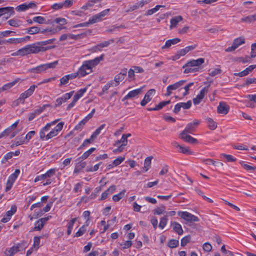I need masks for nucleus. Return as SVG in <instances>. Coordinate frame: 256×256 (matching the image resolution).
<instances>
[{"instance_id":"nucleus-1","label":"nucleus","mask_w":256,"mask_h":256,"mask_svg":"<svg viewBox=\"0 0 256 256\" xmlns=\"http://www.w3.org/2000/svg\"><path fill=\"white\" fill-rule=\"evenodd\" d=\"M104 54H102L100 56L91 60H86L83 62L82 65L78 68V78L84 76L92 72L93 67L97 66L100 61L104 60Z\"/></svg>"},{"instance_id":"nucleus-2","label":"nucleus","mask_w":256,"mask_h":256,"mask_svg":"<svg viewBox=\"0 0 256 256\" xmlns=\"http://www.w3.org/2000/svg\"><path fill=\"white\" fill-rule=\"evenodd\" d=\"M40 48V46H37L36 42H35L24 46L12 54V55L13 56H24L30 54H37L40 52V50H44Z\"/></svg>"},{"instance_id":"nucleus-3","label":"nucleus","mask_w":256,"mask_h":256,"mask_svg":"<svg viewBox=\"0 0 256 256\" xmlns=\"http://www.w3.org/2000/svg\"><path fill=\"white\" fill-rule=\"evenodd\" d=\"M58 64V61L56 60L54 62L42 64L38 66L35 68H30L28 70V72L34 73V74H40L42 72H45L48 68H54L56 67Z\"/></svg>"},{"instance_id":"nucleus-4","label":"nucleus","mask_w":256,"mask_h":256,"mask_svg":"<svg viewBox=\"0 0 256 256\" xmlns=\"http://www.w3.org/2000/svg\"><path fill=\"white\" fill-rule=\"evenodd\" d=\"M26 247V243L22 242L17 244L16 246L12 248H6L4 252V254L6 256H14L17 252L24 250Z\"/></svg>"},{"instance_id":"nucleus-5","label":"nucleus","mask_w":256,"mask_h":256,"mask_svg":"<svg viewBox=\"0 0 256 256\" xmlns=\"http://www.w3.org/2000/svg\"><path fill=\"white\" fill-rule=\"evenodd\" d=\"M178 215L188 222H198L199 218L188 212H178Z\"/></svg>"},{"instance_id":"nucleus-6","label":"nucleus","mask_w":256,"mask_h":256,"mask_svg":"<svg viewBox=\"0 0 256 256\" xmlns=\"http://www.w3.org/2000/svg\"><path fill=\"white\" fill-rule=\"evenodd\" d=\"M186 80H181L178 82H175L172 84L168 86L166 88V93L165 94V96H168L171 95L172 94V90H176L178 89L182 86L185 82Z\"/></svg>"},{"instance_id":"nucleus-7","label":"nucleus","mask_w":256,"mask_h":256,"mask_svg":"<svg viewBox=\"0 0 256 256\" xmlns=\"http://www.w3.org/2000/svg\"><path fill=\"white\" fill-rule=\"evenodd\" d=\"M200 122L198 120H195L192 122L188 124L185 129L180 133L184 134H193L196 130V127L199 124Z\"/></svg>"},{"instance_id":"nucleus-8","label":"nucleus","mask_w":256,"mask_h":256,"mask_svg":"<svg viewBox=\"0 0 256 256\" xmlns=\"http://www.w3.org/2000/svg\"><path fill=\"white\" fill-rule=\"evenodd\" d=\"M58 120L59 119L56 120L54 121L48 123L45 126L43 127L40 132V138L42 140L45 138L46 140V132L50 130L52 126L54 125Z\"/></svg>"},{"instance_id":"nucleus-9","label":"nucleus","mask_w":256,"mask_h":256,"mask_svg":"<svg viewBox=\"0 0 256 256\" xmlns=\"http://www.w3.org/2000/svg\"><path fill=\"white\" fill-rule=\"evenodd\" d=\"M102 20L98 16V14H96L93 16H92L91 18H90L88 22L81 23L80 24H78L76 25L74 27V28H78V27H82V26H88L90 24H94V23H96L98 22L101 21Z\"/></svg>"},{"instance_id":"nucleus-10","label":"nucleus","mask_w":256,"mask_h":256,"mask_svg":"<svg viewBox=\"0 0 256 256\" xmlns=\"http://www.w3.org/2000/svg\"><path fill=\"white\" fill-rule=\"evenodd\" d=\"M55 40V38H52L45 41L37 42L36 44L38 46L40 47V48L44 50H40V52H45L48 50L54 48V46H44L48 44H52Z\"/></svg>"},{"instance_id":"nucleus-11","label":"nucleus","mask_w":256,"mask_h":256,"mask_svg":"<svg viewBox=\"0 0 256 256\" xmlns=\"http://www.w3.org/2000/svg\"><path fill=\"white\" fill-rule=\"evenodd\" d=\"M56 172V170L55 168L50 169L48 170L44 174H42L40 176H36L34 180V182H36L40 180L50 178L55 174Z\"/></svg>"},{"instance_id":"nucleus-12","label":"nucleus","mask_w":256,"mask_h":256,"mask_svg":"<svg viewBox=\"0 0 256 256\" xmlns=\"http://www.w3.org/2000/svg\"><path fill=\"white\" fill-rule=\"evenodd\" d=\"M197 46V44H195L194 45L188 46L184 48L181 49L177 52L176 55V58H179L180 56H184L188 52L194 50Z\"/></svg>"},{"instance_id":"nucleus-13","label":"nucleus","mask_w":256,"mask_h":256,"mask_svg":"<svg viewBox=\"0 0 256 256\" xmlns=\"http://www.w3.org/2000/svg\"><path fill=\"white\" fill-rule=\"evenodd\" d=\"M230 106L225 102H220L217 107V112L218 114H226L228 112Z\"/></svg>"},{"instance_id":"nucleus-14","label":"nucleus","mask_w":256,"mask_h":256,"mask_svg":"<svg viewBox=\"0 0 256 256\" xmlns=\"http://www.w3.org/2000/svg\"><path fill=\"white\" fill-rule=\"evenodd\" d=\"M204 62V58H199L197 60H193L188 62L183 67L186 66H198L202 64Z\"/></svg>"},{"instance_id":"nucleus-15","label":"nucleus","mask_w":256,"mask_h":256,"mask_svg":"<svg viewBox=\"0 0 256 256\" xmlns=\"http://www.w3.org/2000/svg\"><path fill=\"white\" fill-rule=\"evenodd\" d=\"M142 88H138L130 92L128 94H126L122 99V101H124L128 99L134 98L138 96L142 92Z\"/></svg>"},{"instance_id":"nucleus-16","label":"nucleus","mask_w":256,"mask_h":256,"mask_svg":"<svg viewBox=\"0 0 256 256\" xmlns=\"http://www.w3.org/2000/svg\"><path fill=\"white\" fill-rule=\"evenodd\" d=\"M36 7V4L34 2H30L28 4H24L16 7V10L18 12H22L28 10L30 8Z\"/></svg>"},{"instance_id":"nucleus-17","label":"nucleus","mask_w":256,"mask_h":256,"mask_svg":"<svg viewBox=\"0 0 256 256\" xmlns=\"http://www.w3.org/2000/svg\"><path fill=\"white\" fill-rule=\"evenodd\" d=\"M127 74V68H122L120 72L116 75L114 77V82H117L118 84H120V82L123 80L126 76Z\"/></svg>"},{"instance_id":"nucleus-18","label":"nucleus","mask_w":256,"mask_h":256,"mask_svg":"<svg viewBox=\"0 0 256 256\" xmlns=\"http://www.w3.org/2000/svg\"><path fill=\"white\" fill-rule=\"evenodd\" d=\"M180 137L182 140L186 142H188L192 144L198 143V141L196 139L194 138L188 134H180Z\"/></svg>"},{"instance_id":"nucleus-19","label":"nucleus","mask_w":256,"mask_h":256,"mask_svg":"<svg viewBox=\"0 0 256 256\" xmlns=\"http://www.w3.org/2000/svg\"><path fill=\"white\" fill-rule=\"evenodd\" d=\"M131 136L130 134H123L122 135V138L120 140H118L116 142V144H122V145L120 146L119 147V148L117 150H119V148L122 146H126L127 144L128 143V137H130ZM120 151H121L120 150Z\"/></svg>"},{"instance_id":"nucleus-20","label":"nucleus","mask_w":256,"mask_h":256,"mask_svg":"<svg viewBox=\"0 0 256 256\" xmlns=\"http://www.w3.org/2000/svg\"><path fill=\"white\" fill-rule=\"evenodd\" d=\"M0 14L1 16L6 14H10V16L14 14V8L11 6L4 7L0 8Z\"/></svg>"},{"instance_id":"nucleus-21","label":"nucleus","mask_w":256,"mask_h":256,"mask_svg":"<svg viewBox=\"0 0 256 256\" xmlns=\"http://www.w3.org/2000/svg\"><path fill=\"white\" fill-rule=\"evenodd\" d=\"M149 2V0H142L140 2H138L137 3H136V4H134V5L131 6L130 8L128 10H126V12H132L136 10H137L138 8L140 7H142L145 4H146L148 2Z\"/></svg>"},{"instance_id":"nucleus-22","label":"nucleus","mask_w":256,"mask_h":256,"mask_svg":"<svg viewBox=\"0 0 256 256\" xmlns=\"http://www.w3.org/2000/svg\"><path fill=\"white\" fill-rule=\"evenodd\" d=\"M182 20L183 18L180 16L173 17L170 20V29H172V28L176 27L178 23L182 21Z\"/></svg>"},{"instance_id":"nucleus-23","label":"nucleus","mask_w":256,"mask_h":256,"mask_svg":"<svg viewBox=\"0 0 256 256\" xmlns=\"http://www.w3.org/2000/svg\"><path fill=\"white\" fill-rule=\"evenodd\" d=\"M20 80V78H17L15 79L14 80H13L12 82L4 84L2 88H0L1 90H2V92L4 91V90H8L10 89V88H12V87H13Z\"/></svg>"},{"instance_id":"nucleus-24","label":"nucleus","mask_w":256,"mask_h":256,"mask_svg":"<svg viewBox=\"0 0 256 256\" xmlns=\"http://www.w3.org/2000/svg\"><path fill=\"white\" fill-rule=\"evenodd\" d=\"M86 162H79L76 165L74 173L76 174H78L84 168L86 167Z\"/></svg>"},{"instance_id":"nucleus-25","label":"nucleus","mask_w":256,"mask_h":256,"mask_svg":"<svg viewBox=\"0 0 256 256\" xmlns=\"http://www.w3.org/2000/svg\"><path fill=\"white\" fill-rule=\"evenodd\" d=\"M180 41V39L179 38H174L172 40H168L166 42L165 44L162 46V49L166 48H170L172 44H175L179 42Z\"/></svg>"},{"instance_id":"nucleus-26","label":"nucleus","mask_w":256,"mask_h":256,"mask_svg":"<svg viewBox=\"0 0 256 256\" xmlns=\"http://www.w3.org/2000/svg\"><path fill=\"white\" fill-rule=\"evenodd\" d=\"M172 226L173 230L178 235H182L183 234V230L181 225L179 223L174 222H172Z\"/></svg>"},{"instance_id":"nucleus-27","label":"nucleus","mask_w":256,"mask_h":256,"mask_svg":"<svg viewBox=\"0 0 256 256\" xmlns=\"http://www.w3.org/2000/svg\"><path fill=\"white\" fill-rule=\"evenodd\" d=\"M32 20L34 22L38 23L40 24H50L52 22L50 21V20H48L47 21L46 20V19L41 16H38L34 17L32 18Z\"/></svg>"},{"instance_id":"nucleus-28","label":"nucleus","mask_w":256,"mask_h":256,"mask_svg":"<svg viewBox=\"0 0 256 256\" xmlns=\"http://www.w3.org/2000/svg\"><path fill=\"white\" fill-rule=\"evenodd\" d=\"M176 146L178 148H179L180 150V152H182L184 154H192V152L190 151V148L188 147H184L181 145L178 144V143L176 142Z\"/></svg>"},{"instance_id":"nucleus-29","label":"nucleus","mask_w":256,"mask_h":256,"mask_svg":"<svg viewBox=\"0 0 256 256\" xmlns=\"http://www.w3.org/2000/svg\"><path fill=\"white\" fill-rule=\"evenodd\" d=\"M26 34H34L40 32V28L38 26H32L26 29Z\"/></svg>"},{"instance_id":"nucleus-30","label":"nucleus","mask_w":256,"mask_h":256,"mask_svg":"<svg viewBox=\"0 0 256 256\" xmlns=\"http://www.w3.org/2000/svg\"><path fill=\"white\" fill-rule=\"evenodd\" d=\"M8 24L10 26L18 28L22 24V22L19 20L14 18L8 20Z\"/></svg>"},{"instance_id":"nucleus-31","label":"nucleus","mask_w":256,"mask_h":256,"mask_svg":"<svg viewBox=\"0 0 256 256\" xmlns=\"http://www.w3.org/2000/svg\"><path fill=\"white\" fill-rule=\"evenodd\" d=\"M242 22H252L256 21V14L254 15L248 16L246 17L242 18L240 20Z\"/></svg>"},{"instance_id":"nucleus-32","label":"nucleus","mask_w":256,"mask_h":256,"mask_svg":"<svg viewBox=\"0 0 256 256\" xmlns=\"http://www.w3.org/2000/svg\"><path fill=\"white\" fill-rule=\"evenodd\" d=\"M152 156H148L147 157L145 160L144 162V166L143 168V169L144 170L145 172H146L150 168L151 162H152Z\"/></svg>"},{"instance_id":"nucleus-33","label":"nucleus","mask_w":256,"mask_h":256,"mask_svg":"<svg viewBox=\"0 0 256 256\" xmlns=\"http://www.w3.org/2000/svg\"><path fill=\"white\" fill-rule=\"evenodd\" d=\"M94 140L95 138H92L91 136L90 138L86 139L84 141L83 143L78 148V150H81L84 147L88 146L90 144H92L94 141Z\"/></svg>"},{"instance_id":"nucleus-34","label":"nucleus","mask_w":256,"mask_h":256,"mask_svg":"<svg viewBox=\"0 0 256 256\" xmlns=\"http://www.w3.org/2000/svg\"><path fill=\"white\" fill-rule=\"evenodd\" d=\"M209 128L212 130H214L217 128V124L211 118H206Z\"/></svg>"},{"instance_id":"nucleus-35","label":"nucleus","mask_w":256,"mask_h":256,"mask_svg":"<svg viewBox=\"0 0 256 256\" xmlns=\"http://www.w3.org/2000/svg\"><path fill=\"white\" fill-rule=\"evenodd\" d=\"M96 150V148H92L90 149H89L88 150L84 152L83 154L78 158V160L82 159V160H85L87 158L90 154Z\"/></svg>"},{"instance_id":"nucleus-36","label":"nucleus","mask_w":256,"mask_h":256,"mask_svg":"<svg viewBox=\"0 0 256 256\" xmlns=\"http://www.w3.org/2000/svg\"><path fill=\"white\" fill-rule=\"evenodd\" d=\"M5 44H18L20 43V38H10L7 40H4Z\"/></svg>"},{"instance_id":"nucleus-37","label":"nucleus","mask_w":256,"mask_h":256,"mask_svg":"<svg viewBox=\"0 0 256 256\" xmlns=\"http://www.w3.org/2000/svg\"><path fill=\"white\" fill-rule=\"evenodd\" d=\"M106 124H104L100 125L91 135L92 138H96L98 136L100 133L101 131L105 128Z\"/></svg>"},{"instance_id":"nucleus-38","label":"nucleus","mask_w":256,"mask_h":256,"mask_svg":"<svg viewBox=\"0 0 256 256\" xmlns=\"http://www.w3.org/2000/svg\"><path fill=\"white\" fill-rule=\"evenodd\" d=\"M126 190H124L119 194L114 195L112 196V200L114 202H117L121 200L124 196Z\"/></svg>"},{"instance_id":"nucleus-39","label":"nucleus","mask_w":256,"mask_h":256,"mask_svg":"<svg viewBox=\"0 0 256 256\" xmlns=\"http://www.w3.org/2000/svg\"><path fill=\"white\" fill-rule=\"evenodd\" d=\"M179 244V242L178 240L175 239H170L169 240L168 243V246L170 248H176Z\"/></svg>"},{"instance_id":"nucleus-40","label":"nucleus","mask_w":256,"mask_h":256,"mask_svg":"<svg viewBox=\"0 0 256 256\" xmlns=\"http://www.w3.org/2000/svg\"><path fill=\"white\" fill-rule=\"evenodd\" d=\"M245 40L242 37H240L235 38L233 42V44L238 48L241 44H244Z\"/></svg>"},{"instance_id":"nucleus-41","label":"nucleus","mask_w":256,"mask_h":256,"mask_svg":"<svg viewBox=\"0 0 256 256\" xmlns=\"http://www.w3.org/2000/svg\"><path fill=\"white\" fill-rule=\"evenodd\" d=\"M165 7L164 6L162 5H157L154 8H152L150 10H148L146 12V14L148 16H150L154 14V13L156 12L160 8H164Z\"/></svg>"},{"instance_id":"nucleus-42","label":"nucleus","mask_w":256,"mask_h":256,"mask_svg":"<svg viewBox=\"0 0 256 256\" xmlns=\"http://www.w3.org/2000/svg\"><path fill=\"white\" fill-rule=\"evenodd\" d=\"M166 208L163 204L161 205L160 207H158L154 210V214L160 215L165 212Z\"/></svg>"},{"instance_id":"nucleus-43","label":"nucleus","mask_w":256,"mask_h":256,"mask_svg":"<svg viewBox=\"0 0 256 256\" xmlns=\"http://www.w3.org/2000/svg\"><path fill=\"white\" fill-rule=\"evenodd\" d=\"M16 206L15 205H12L11 206L10 210H8L6 213V216L8 218H10V219L11 216L16 213Z\"/></svg>"},{"instance_id":"nucleus-44","label":"nucleus","mask_w":256,"mask_h":256,"mask_svg":"<svg viewBox=\"0 0 256 256\" xmlns=\"http://www.w3.org/2000/svg\"><path fill=\"white\" fill-rule=\"evenodd\" d=\"M168 221V218L164 216L162 217L160 220V222L159 223L158 226L161 228L163 229L165 226L166 225Z\"/></svg>"},{"instance_id":"nucleus-45","label":"nucleus","mask_w":256,"mask_h":256,"mask_svg":"<svg viewBox=\"0 0 256 256\" xmlns=\"http://www.w3.org/2000/svg\"><path fill=\"white\" fill-rule=\"evenodd\" d=\"M42 238V237L40 236H36L34 237V244L32 246L34 248H36V250H37L38 248L39 245L40 244V240Z\"/></svg>"},{"instance_id":"nucleus-46","label":"nucleus","mask_w":256,"mask_h":256,"mask_svg":"<svg viewBox=\"0 0 256 256\" xmlns=\"http://www.w3.org/2000/svg\"><path fill=\"white\" fill-rule=\"evenodd\" d=\"M191 238V236L190 235L186 236L184 237L181 240V242L180 244L182 246H186L188 243L190 242Z\"/></svg>"},{"instance_id":"nucleus-47","label":"nucleus","mask_w":256,"mask_h":256,"mask_svg":"<svg viewBox=\"0 0 256 256\" xmlns=\"http://www.w3.org/2000/svg\"><path fill=\"white\" fill-rule=\"evenodd\" d=\"M13 156V152H9L5 154L4 158H2L1 160V163L2 164H5L6 161L10 159Z\"/></svg>"},{"instance_id":"nucleus-48","label":"nucleus","mask_w":256,"mask_h":256,"mask_svg":"<svg viewBox=\"0 0 256 256\" xmlns=\"http://www.w3.org/2000/svg\"><path fill=\"white\" fill-rule=\"evenodd\" d=\"M58 132L56 130L52 129L51 131L46 134V140H48L52 138L57 136Z\"/></svg>"},{"instance_id":"nucleus-49","label":"nucleus","mask_w":256,"mask_h":256,"mask_svg":"<svg viewBox=\"0 0 256 256\" xmlns=\"http://www.w3.org/2000/svg\"><path fill=\"white\" fill-rule=\"evenodd\" d=\"M30 97L28 94L26 93V92H24L22 93V94H20L19 98L18 99V101L19 102H21L22 104H24V100L26 98H28Z\"/></svg>"},{"instance_id":"nucleus-50","label":"nucleus","mask_w":256,"mask_h":256,"mask_svg":"<svg viewBox=\"0 0 256 256\" xmlns=\"http://www.w3.org/2000/svg\"><path fill=\"white\" fill-rule=\"evenodd\" d=\"M86 230V228H85V226H81L78 230L74 236L79 237L83 235Z\"/></svg>"},{"instance_id":"nucleus-51","label":"nucleus","mask_w":256,"mask_h":256,"mask_svg":"<svg viewBox=\"0 0 256 256\" xmlns=\"http://www.w3.org/2000/svg\"><path fill=\"white\" fill-rule=\"evenodd\" d=\"M240 163L242 166L247 170L251 171L254 170L256 169V167H254L248 164H246L243 162H240Z\"/></svg>"},{"instance_id":"nucleus-52","label":"nucleus","mask_w":256,"mask_h":256,"mask_svg":"<svg viewBox=\"0 0 256 256\" xmlns=\"http://www.w3.org/2000/svg\"><path fill=\"white\" fill-rule=\"evenodd\" d=\"M125 159L124 156H119L113 161V165L118 166Z\"/></svg>"},{"instance_id":"nucleus-53","label":"nucleus","mask_w":256,"mask_h":256,"mask_svg":"<svg viewBox=\"0 0 256 256\" xmlns=\"http://www.w3.org/2000/svg\"><path fill=\"white\" fill-rule=\"evenodd\" d=\"M180 104L181 106V108H183L186 110L189 109L192 106L191 100H188L186 102H180Z\"/></svg>"},{"instance_id":"nucleus-54","label":"nucleus","mask_w":256,"mask_h":256,"mask_svg":"<svg viewBox=\"0 0 256 256\" xmlns=\"http://www.w3.org/2000/svg\"><path fill=\"white\" fill-rule=\"evenodd\" d=\"M18 142L16 144H20V145H21V144H22L24 143H26V140L24 139V136H23V135H21L20 136H17L16 139H15Z\"/></svg>"},{"instance_id":"nucleus-55","label":"nucleus","mask_w":256,"mask_h":256,"mask_svg":"<svg viewBox=\"0 0 256 256\" xmlns=\"http://www.w3.org/2000/svg\"><path fill=\"white\" fill-rule=\"evenodd\" d=\"M114 39H111V40H110L108 41H105L103 42H102L100 44H98V46L100 47H101V48H103L104 47H106L108 46H109L110 44H112V43H114Z\"/></svg>"},{"instance_id":"nucleus-56","label":"nucleus","mask_w":256,"mask_h":256,"mask_svg":"<svg viewBox=\"0 0 256 256\" xmlns=\"http://www.w3.org/2000/svg\"><path fill=\"white\" fill-rule=\"evenodd\" d=\"M152 100V97H150L146 95L144 96V98L140 102V105L142 106H145L148 102Z\"/></svg>"},{"instance_id":"nucleus-57","label":"nucleus","mask_w":256,"mask_h":256,"mask_svg":"<svg viewBox=\"0 0 256 256\" xmlns=\"http://www.w3.org/2000/svg\"><path fill=\"white\" fill-rule=\"evenodd\" d=\"M44 225L41 222L37 223V221L35 222V226L33 228L32 230L34 231H40L44 227Z\"/></svg>"},{"instance_id":"nucleus-58","label":"nucleus","mask_w":256,"mask_h":256,"mask_svg":"<svg viewBox=\"0 0 256 256\" xmlns=\"http://www.w3.org/2000/svg\"><path fill=\"white\" fill-rule=\"evenodd\" d=\"M20 173V170L18 169L16 170L8 178L9 179L12 180V181H15L18 176V175Z\"/></svg>"},{"instance_id":"nucleus-59","label":"nucleus","mask_w":256,"mask_h":256,"mask_svg":"<svg viewBox=\"0 0 256 256\" xmlns=\"http://www.w3.org/2000/svg\"><path fill=\"white\" fill-rule=\"evenodd\" d=\"M170 100H168L167 101H163L158 104V105L156 106V107L158 110H160L162 109L164 106H166L167 104H170Z\"/></svg>"},{"instance_id":"nucleus-60","label":"nucleus","mask_w":256,"mask_h":256,"mask_svg":"<svg viewBox=\"0 0 256 256\" xmlns=\"http://www.w3.org/2000/svg\"><path fill=\"white\" fill-rule=\"evenodd\" d=\"M221 156H223L228 162H235L236 160V158H234L232 155L230 154H221Z\"/></svg>"},{"instance_id":"nucleus-61","label":"nucleus","mask_w":256,"mask_h":256,"mask_svg":"<svg viewBox=\"0 0 256 256\" xmlns=\"http://www.w3.org/2000/svg\"><path fill=\"white\" fill-rule=\"evenodd\" d=\"M35 134V131L32 130L26 134V136H24V139L26 140V143L32 138Z\"/></svg>"},{"instance_id":"nucleus-62","label":"nucleus","mask_w":256,"mask_h":256,"mask_svg":"<svg viewBox=\"0 0 256 256\" xmlns=\"http://www.w3.org/2000/svg\"><path fill=\"white\" fill-rule=\"evenodd\" d=\"M54 22L60 25H64L67 23L66 20L64 18H58L54 20Z\"/></svg>"},{"instance_id":"nucleus-63","label":"nucleus","mask_w":256,"mask_h":256,"mask_svg":"<svg viewBox=\"0 0 256 256\" xmlns=\"http://www.w3.org/2000/svg\"><path fill=\"white\" fill-rule=\"evenodd\" d=\"M86 122L83 119L74 128L75 130H81L84 127Z\"/></svg>"},{"instance_id":"nucleus-64","label":"nucleus","mask_w":256,"mask_h":256,"mask_svg":"<svg viewBox=\"0 0 256 256\" xmlns=\"http://www.w3.org/2000/svg\"><path fill=\"white\" fill-rule=\"evenodd\" d=\"M222 72V70L220 68H216L212 70L209 74L211 76H214Z\"/></svg>"}]
</instances>
